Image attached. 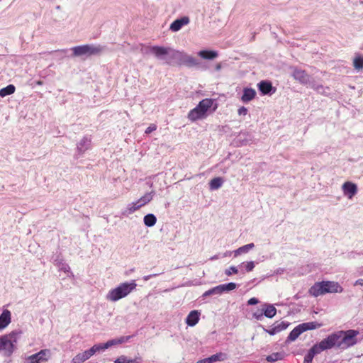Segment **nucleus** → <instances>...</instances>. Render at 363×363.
<instances>
[{
	"instance_id": "37",
	"label": "nucleus",
	"mask_w": 363,
	"mask_h": 363,
	"mask_svg": "<svg viewBox=\"0 0 363 363\" xmlns=\"http://www.w3.org/2000/svg\"><path fill=\"white\" fill-rule=\"evenodd\" d=\"M223 179L220 177H216L211 180L209 183L210 189L211 190H216L219 189L223 184Z\"/></svg>"
},
{
	"instance_id": "12",
	"label": "nucleus",
	"mask_w": 363,
	"mask_h": 363,
	"mask_svg": "<svg viewBox=\"0 0 363 363\" xmlns=\"http://www.w3.org/2000/svg\"><path fill=\"white\" fill-rule=\"evenodd\" d=\"M325 281L315 283L308 290L310 295L318 297L327 294L325 291Z\"/></svg>"
},
{
	"instance_id": "57",
	"label": "nucleus",
	"mask_w": 363,
	"mask_h": 363,
	"mask_svg": "<svg viewBox=\"0 0 363 363\" xmlns=\"http://www.w3.org/2000/svg\"><path fill=\"white\" fill-rule=\"evenodd\" d=\"M42 84H43V83H42V82H40V81H38V82H37V84H38V85H41Z\"/></svg>"
},
{
	"instance_id": "48",
	"label": "nucleus",
	"mask_w": 363,
	"mask_h": 363,
	"mask_svg": "<svg viewBox=\"0 0 363 363\" xmlns=\"http://www.w3.org/2000/svg\"><path fill=\"white\" fill-rule=\"evenodd\" d=\"M247 108L245 106H241L238 110V113L240 116H245L247 114Z\"/></svg>"
},
{
	"instance_id": "6",
	"label": "nucleus",
	"mask_w": 363,
	"mask_h": 363,
	"mask_svg": "<svg viewBox=\"0 0 363 363\" xmlns=\"http://www.w3.org/2000/svg\"><path fill=\"white\" fill-rule=\"evenodd\" d=\"M338 336L336 335L335 332L329 335L327 337L321 340L320 342L315 344L313 346L319 353L324 350H328L333 347L338 348Z\"/></svg>"
},
{
	"instance_id": "16",
	"label": "nucleus",
	"mask_w": 363,
	"mask_h": 363,
	"mask_svg": "<svg viewBox=\"0 0 363 363\" xmlns=\"http://www.w3.org/2000/svg\"><path fill=\"white\" fill-rule=\"evenodd\" d=\"M53 263L55 266L58 267V269L60 271L64 272L67 274V276L68 277H73L74 274L71 272V269L68 264L65 263L62 259L60 257H57L55 259H54Z\"/></svg>"
},
{
	"instance_id": "24",
	"label": "nucleus",
	"mask_w": 363,
	"mask_h": 363,
	"mask_svg": "<svg viewBox=\"0 0 363 363\" xmlns=\"http://www.w3.org/2000/svg\"><path fill=\"white\" fill-rule=\"evenodd\" d=\"M141 208L140 205L138 203V201H133L127 205L125 208L122 211V215L124 216H128L135 211H138Z\"/></svg>"
},
{
	"instance_id": "43",
	"label": "nucleus",
	"mask_w": 363,
	"mask_h": 363,
	"mask_svg": "<svg viewBox=\"0 0 363 363\" xmlns=\"http://www.w3.org/2000/svg\"><path fill=\"white\" fill-rule=\"evenodd\" d=\"M114 363H138V362L135 359H130L124 355H121L114 360Z\"/></svg>"
},
{
	"instance_id": "20",
	"label": "nucleus",
	"mask_w": 363,
	"mask_h": 363,
	"mask_svg": "<svg viewBox=\"0 0 363 363\" xmlns=\"http://www.w3.org/2000/svg\"><path fill=\"white\" fill-rule=\"evenodd\" d=\"M189 18L187 16H184L181 18L176 19L174 21L170 26L169 29L173 32L179 31L184 26L189 24Z\"/></svg>"
},
{
	"instance_id": "13",
	"label": "nucleus",
	"mask_w": 363,
	"mask_h": 363,
	"mask_svg": "<svg viewBox=\"0 0 363 363\" xmlns=\"http://www.w3.org/2000/svg\"><path fill=\"white\" fill-rule=\"evenodd\" d=\"M343 194L351 199L357 193V186L352 182H346L342 186Z\"/></svg>"
},
{
	"instance_id": "53",
	"label": "nucleus",
	"mask_w": 363,
	"mask_h": 363,
	"mask_svg": "<svg viewBox=\"0 0 363 363\" xmlns=\"http://www.w3.org/2000/svg\"><path fill=\"white\" fill-rule=\"evenodd\" d=\"M197 362L198 363H210V361H209L208 357V358H205V359H201V360L198 361Z\"/></svg>"
},
{
	"instance_id": "8",
	"label": "nucleus",
	"mask_w": 363,
	"mask_h": 363,
	"mask_svg": "<svg viewBox=\"0 0 363 363\" xmlns=\"http://www.w3.org/2000/svg\"><path fill=\"white\" fill-rule=\"evenodd\" d=\"M51 357V352L48 349H43L38 352L26 357L28 363H41L48 362Z\"/></svg>"
},
{
	"instance_id": "25",
	"label": "nucleus",
	"mask_w": 363,
	"mask_h": 363,
	"mask_svg": "<svg viewBox=\"0 0 363 363\" xmlns=\"http://www.w3.org/2000/svg\"><path fill=\"white\" fill-rule=\"evenodd\" d=\"M255 247L254 243H249L247 245H245L243 246H241L236 249L235 250L233 251V254L235 257H237L242 254H247L251 250H252Z\"/></svg>"
},
{
	"instance_id": "2",
	"label": "nucleus",
	"mask_w": 363,
	"mask_h": 363,
	"mask_svg": "<svg viewBox=\"0 0 363 363\" xmlns=\"http://www.w3.org/2000/svg\"><path fill=\"white\" fill-rule=\"evenodd\" d=\"M22 331L14 330L0 336V354L5 357H10L17 349V345Z\"/></svg>"
},
{
	"instance_id": "23",
	"label": "nucleus",
	"mask_w": 363,
	"mask_h": 363,
	"mask_svg": "<svg viewBox=\"0 0 363 363\" xmlns=\"http://www.w3.org/2000/svg\"><path fill=\"white\" fill-rule=\"evenodd\" d=\"M92 355L91 354L89 350H85L83 352L78 353L71 360L70 363H83L89 359Z\"/></svg>"
},
{
	"instance_id": "29",
	"label": "nucleus",
	"mask_w": 363,
	"mask_h": 363,
	"mask_svg": "<svg viewBox=\"0 0 363 363\" xmlns=\"http://www.w3.org/2000/svg\"><path fill=\"white\" fill-rule=\"evenodd\" d=\"M300 325H301L303 332H306L307 330L318 329L323 326L322 323H319L316 321L303 323Z\"/></svg>"
},
{
	"instance_id": "49",
	"label": "nucleus",
	"mask_w": 363,
	"mask_h": 363,
	"mask_svg": "<svg viewBox=\"0 0 363 363\" xmlns=\"http://www.w3.org/2000/svg\"><path fill=\"white\" fill-rule=\"evenodd\" d=\"M156 129H157V125H155V124H151L150 126H148V127L146 128V130H145V133L146 134H149V133H152V132L155 131Z\"/></svg>"
},
{
	"instance_id": "32",
	"label": "nucleus",
	"mask_w": 363,
	"mask_h": 363,
	"mask_svg": "<svg viewBox=\"0 0 363 363\" xmlns=\"http://www.w3.org/2000/svg\"><path fill=\"white\" fill-rule=\"evenodd\" d=\"M320 354L314 346H313L304 357V363H312L315 355Z\"/></svg>"
},
{
	"instance_id": "10",
	"label": "nucleus",
	"mask_w": 363,
	"mask_h": 363,
	"mask_svg": "<svg viewBox=\"0 0 363 363\" xmlns=\"http://www.w3.org/2000/svg\"><path fill=\"white\" fill-rule=\"evenodd\" d=\"M289 325L286 321H277L269 328H264V331L270 335H274L284 330Z\"/></svg>"
},
{
	"instance_id": "47",
	"label": "nucleus",
	"mask_w": 363,
	"mask_h": 363,
	"mask_svg": "<svg viewBox=\"0 0 363 363\" xmlns=\"http://www.w3.org/2000/svg\"><path fill=\"white\" fill-rule=\"evenodd\" d=\"M119 345L118 342L117 338L112 339V340H110L107 341L106 342V345L105 346H107L108 348H109V347H111L112 346H114V345Z\"/></svg>"
},
{
	"instance_id": "35",
	"label": "nucleus",
	"mask_w": 363,
	"mask_h": 363,
	"mask_svg": "<svg viewBox=\"0 0 363 363\" xmlns=\"http://www.w3.org/2000/svg\"><path fill=\"white\" fill-rule=\"evenodd\" d=\"M284 357V354L283 352H274L266 357V360L268 362H274L278 360H281Z\"/></svg>"
},
{
	"instance_id": "55",
	"label": "nucleus",
	"mask_w": 363,
	"mask_h": 363,
	"mask_svg": "<svg viewBox=\"0 0 363 363\" xmlns=\"http://www.w3.org/2000/svg\"><path fill=\"white\" fill-rule=\"evenodd\" d=\"M218 258V255H214L210 258L211 260H214Z\"/></svg>"
},
{
	"instance_id": "3",
	"label": "nucleus",
	"mask_w": 363,
	"mask_h": 363,
	"mask_svg": "<svg viewBox=\"0 0 363 363\" xmlns=\"http://www.w3.org/2000/svg\"><path fill=\"white\" fill-rule=\"evenodd\" d=\"M137 284L135 280L121 283L117 286L111 289L106 294V300L111 302H116L126 296L135 290Z\"/></svg>"
},
{
	"instance_id": "21",
	"label": "nucleus",
	"mask_w": 363,
	"mask_h": 363,
	"mask_svg": "<svg viewBox=\"0 0 363 363\" xmlns=\"http://www.w3.org/2000/svg\"><path fill=\"white\" fill-rule=\"evenodd\" d=\"M325 291L326 293H342L343 291V288L341 285L334 281H325Z\"/></svg>"
},
{
	"instance_id": "38",
	"label": "nucleus",
	"mask_w": 363,
	"mask_h": 363,
	"mask_svg": "<svg viewBox=\"0 0 363 363\" xmlns=\"http://www.w3.org/2000/svg\"><path fill=\"white\" fill-rule=\"evenodd\" d=\"M105 345H106V342L102 343V344H96V345H93L89 350L91 354L93 356L96 352H99L101 351H104L105 350L108 349V347L105 346Z\"/></svg>"
},
{
	"instance_id": "15",
	"label": "nucleus",
	"mask_w": 363,
	"mask_h": 363,
	"mask_svg": "<svg viewBox=\"0 0 363 363\" xmlns=\"http://www.w3.org/2000/svg\"><path fill=\"white\" fill-rule=\"evenodd\" d=\"M172 50L169 48L153 46L150 48V52L158 59H164V57L169 53Z\"/></svg>"
},
{
	"instance_id": "9",
	"label": "nucleus",
	"mask_w": 363,
	"mask_h": 363,
	"mask_svg": "<svg viewBox=\"0 0 363 363\" xmlns=\"http://www.w3.org/2000/svg\"><path fill=\"white\" fill-rule=\"evenodd\" d=\"M91 147V137L90 135H85L77 143V153L79 156H82L86 151L90 150Z\"/></svg>"
},
{
	"instance_id": "18",
	"label": "nucleus",
	"mask_w": 363,
	"mask_h": 363,
	"mask_svg": "<svg viewBox=\"0 0 363 363\" xmlns=\"http://www.w3.org/2000/svg\"><path fill=\"white\" fill-rule=\"evenodd\" d=\"M253 136L248 132L240 133L235 141L238 146H244L252 143Z\"/></svg>"
},
{
	"instance_id": "5",
	"label": "nucleus",
	"mask_w": 363,
	"mask_h": 363,
	"mask_svg": "<svg viewBox=\"0 0 363 363\" xmlns=\"http://www.w3.org/2000/svg\"><path fill=\"white\" fill-rule=\"evenodd\" d=\"M103 47L92 44H86L72 48L73 55L75 57H89L99 55L103 51Z\"/></svg>"
},
{
	"instance_id": "1",
	"label": "nucleus",
	"mask_w": 363,
	"mask_h": 363,
	"mask_svg": "<svg viewBox=\"0 0 363 363\" xmlns=\"http://www.w3.org/2000/svg\"><path fill=\"white\" fill-rule=\"evenodd\" d=\"M217 108L218 104L215 99L206 98L199 101V104L189 112L187 118L191 122L203 120L213 113Z\"/></svg>"
},
{
	"instance_id": "31",
	"label": "nucleus",
	"mask_w": 363,
	"mask_h": 363,
	"mask_svg": "<svg viewBox=\"0 0 363 363\" xmlns=\"http://www.w3.org/2000/svg\"><path fill=\"white\" fill-rule=\"evenodd\" d=\"M154 194V191L146 193L139 199L137 200L138 203L140 205L141 207L145 206L147 203H148L152 200Z\"/></svg>"
},
{
	"instance_id": "34",
	"label": "nucleus",
	"mask_w": 363,
	"mask_h": 363,
	"mask_svg": "<svg viewBox=\"0 0 363 363\" xmlns=\"http://www.w3.org/2000/svg\"><path fill=\"white\" fill-rule=\"evenodd\" d=\"M16 87L13 84H9L6 87H4L0 89V96L5 97L6 96L11 95L15 92Z\"/></svg>"
},
{
	"instance_id": "41",
	"label": "nucleus",
	"mask_w": 363,
	"mask_h": 363,
	"mask_svg": "<svg viewBox=\"0 0 363 363\" xmlns=\"http://www.w3.org/2000/svg\"><path fill=\"white\" fill-rule=\"evenodd\" d=\"M308 85H310L312 89H313L315 91H316L318 93H320L322 94H326L327 93L326 90H328V87L325 88L321 84H315L313 82H311V84H309Z\"/></svg>"
},
{
	"instance_id": "11",
	"label": "nucleus",
	"mask_w": 363,
	"mask_h": 363,
	"mask_svg": "<svg viewBox=\"0 0 363 363\" xmlns=\"http://www.w3.org/2000/svg\"><path fill=\"white\" fill-rule=\"evenodd\" d=\"M292 77L302 84H311V77L304 70L294 68Z\"/></svg>"
},
{
	"instance_id": "54",
	"label": "nucleus",
	"mask_w": 363,
	"mask_h": 363,
	"mask_svg": "<svg viewBox=\"0 0 363 363\" xmlns=\"http://www.w3.org/2000/svg\"><path fill=\"white\" fill-rule=\"evenodd\" d=\"M221 67H222L221 64L220 63H218L216 65L215 69H216V71H220Z\"/></svg>"
},
{
	"instance_id": "46",
	"label": "nucleus",
	"mask_w": 363,
	"mask_h": 363,
	"mask_svg": "<svg viewBox=\"0 0 363 363\" xmlns=\"http://www.w3.org/2000/svg\"><path fill=\"white\" fill-rule=\"evenodd\" d=\"M264 315L263 311H257L255 313H253L252 316L257 320H261L262 317Z\"/></svg>"
},
{
	"instance_id": "14",
	"label": "nucleus",
	"mask_w": 363,
	"mask_h": 363,
	"mask_svg": "<svg viewBox=\"0 0 363 363\" xmlns=\"http://www.w3.org/2000/svg\"><path fill=\"white\" fill-rule=\"evenodd\" d=\"M11 323V313L9 310L4 308L0 314V331L6 329Z\"/></svg>"
},
{
	"instance_id": "44",
	"label": "nucleus",
	"mask_w": 363,
	"mask_h": 363,
	"mask_svg": "<svg viewBox=\"0 0 363 363\" xmlns=\"http://www.w3.org/2000/svg\"><path fill=\"white\" fill-rule=\"evenodd\" d=\"M238 273V267L231 266L225 270V274L227 276H231Z\"/></svg>"
},
{
	"instance_id": "56",
	"label": "nucleus",
	"mask_w": 363,
	"mask_h": 363,
	"mask_svg": "<svg viewBox=\"0 0 363 363\" xmlns=\"http://www.w3.org/2000/svg\"><path fill=\"white\" fill-rule=\"evenodd\" d=\"M232 253H233V252H225V253L224 254V257H226V256H228V255H230V254H232Z\"/></svg>"
},
{
	"instance_id": "27",
	"label": "nucleus",
	"mask_w": 363,
	"mask_h": 363,
	"mask_svg": "<svg viewBox=\"0 0 363 363\" xmlns=\"http://www.w3.org/2000/svg\"><path fill=\"white\" fill-rule=\"evenodd\" d=\"M198 55L202 59L211 60L216 58L218 55V53L217 51L215 50H200L198 52Z\"/></svg>"
},
{
	"instance_id": "19",
	"label": "nucleus",
	"mask_w": 363,
	"mask_h": 363,
	"mask_svg": "<svg viewBox=\"0 0 363 363\" xmlns=\"http://www.w3.org/2000/svg\"><path fill=\"white\" fill-rule=\"evenodd\" d=\"M201 313L197 310L191 311L187 315L185 323L188 326H195L200 320Z\"/></svg>"
},
{
	"instance_id": "39",
	"label": "nucleus",
	"mask_w": 363,
	"mask_h": 363,
	"mask_svg": "<svg viewBox=\"0 0 363 363\" xmlns=\"http://www.w3.org/2000/svg\"><path fill=\"white\" fill-rule=\"evenodd\" d=\"M221 289L220 285L213 287L203 294V297H206L211 295H221Z\"/></svg>"
},
{
	"instance_id": "52",
	"label": "nucleus",
	"mask_w": 363,
	"mask_h": 363,
	"mask_svg": "<svg viewBox=\"0 0 363 363\" xmlns=\"http://www.w3.org/2000/svg\"><path fill=\"white\" fill-rule=\"evenodd\" d=\"M354 286H363V279H359L355 281Z\"/></svg>"
},
{
	"instance_id": "28",
	"label": "nucleus",
	"mask_w": 363,
	"mask_h": 363,
	"mask_svg": "<svg viewBox=\"0 0 363 363\" xmlns=\"http://www.w3.org/2000/svg\"><path fill=\"white\" fill-rule=\"evenodd\" d=\"M303 333V331L301 325H298L290 332L289 336L287 337L286 342L295 341Z\"/></svg>"
},
{
	"instance_id": "30",
	"label": "nucleus",
	"mask_w": 363,
	"mask_h": 363,
	"mask_svg": "<svg viewBox=\"0 0 363 363\" xmlns=\"http://www.w3.org/2000/svg\"><path fill=\"white\" fill-rule=\"evenodd\" d=\"M255 267V262L254 261L243 262L238 265V268L241 272H250Z\"/></svg>"
},
{
	"instance_id": "17",
	"label": "nucleus",
	"mask_w": 363,
	"mask_h": 363,
	"mask_svg": "<svg viewBox=\"0 0 363 363\" xmlns=\"http://www.w3.org/2000/svg\"><path fill=\"white\" fill-rule=\"evenodd\" d=\"M259 91L263 95L274 93L276 89L272 86V84L269 81H261L257 84Z\"/></svg>"
},
{
	"instance_id": "42",
	"label": "nucleus",
	"mask_w": 363,
	"mask_h": 363,
	"mask_svg": "<svg viewBox=\"0 0 363 363\" xmlns=\"http://www.w3.org/2000/svg\"><path fill=\"white\" fill-rule=\"evenodd\" d=\"M222 294L225 291H230L236 289L237 284L234 282H230L228 284H220Z\"/></svg>"
},
{
	"instance_id": "26",
	"label": "nucleus",
	"mask_w": 363,
	"mask_h": 363,
	"mask_svg": "<svg viewBox=\"0 0 363 363\" xmlns=\"http://www.w3.org/2000/svg\"><path fill=\"white\" fill-rule=\"evenodd\" d=\"M264 315L269 318H272L277 314V309L272 304L265 303L262 306Z\"/></svg>"
},
{
	"instance_id": "4",
	"label": "nucleus",
	"mask_w": 363,
	"mask_h": 363,
	"mask_svg": "<svg viewBox=\"0 0 363 363\" xmlns=\"http://www.w3.org/2000/svg\"><path fill=\"white\" fill-rule=\"evenodd\" d=\"M335 334L338 336V348L347 349L355 345L358 342L357 335L359 334L358 330H339L335 332Z\"/></svg>"
},
{
	"instance_id": "7",
	"label": "nucleus",
	"mask_w": 363,
	"mask_h": 363,
	"mask_svg": "<svg viewBox=\"0 0 363 363\" xmlns=\"http://www.w3.org/2000/svg\"><path fill=\"white\" fill-rule=\"evenodd\" d=\"M172 57L177 60L180 64L186 65L188 67H194L199 65L198 60L191 55H189L183 52L173 50Z\"/></svg>"
},
{
	"instance_id": "51",
	"label": "nucleus",
	"mask_w": 363,
	"mask_h": 363,
	"mask_svg": "<svg viewBox=\"0 0 363 363\" xmlns=\"http://www.w3.org/2000/svg\"><path fill=\"white\" fill-rule=\"evenodd\" d=\"M157 275V274H149V275L144 276L143 279V280H144V281H147V280H149L150 278H152V277H156Z\"/></svg>"
},
{
	"instance_id": "40",
	"label": "nucleus",
	"mask_w": 363,
	"mask_h": 363,
	"mask_svg": "<svg viewBox=\"0 0 363 363\" xmlns=\"http://www.w3.org/2000/svg\"><path fill=\"white\" fill-rule=\"evenodd\" d=\"M353 66L355 69L361 70L363 69V57L361 55L356 56L353 60Z\"/></svg>"
},
{
	"instance_id": "36",
	"label": "nucleus",
	"mask_w": 363,
	"mask_h": 363,
	"mask_svg": "<svg viewBox=\"0 0 363 363\" xmlns=\"http://www.w3.org/2000/svg\"><path fill=\"white\" fill-rule=\"evenodd\" d=\"M227 358L228 356L225 353L218 352L209 357L208 359L210 361V363H213L217 361H224Z\"/></svg>"
},
{
	"instance_id": "50",
	"label": "nucleus",
	"mask_w": 363,
	"mask_h": 363,
	"mask_svg": "<svg viewBox=\"0 0 363 363\" xmlns=\"http://www.w3.org/2000/svg\"><path fill=\"white\" fill-rule=\"evenodd\" d=\"M258 302H259L258 299L257 298L253 297L248 300L247 303H248V305H255V304L258 303Z\"/></svg>"
},
{
	"instance_id": "33",
	"label": "nucleus",
	"mask_w": 363,
	"mask_h": 363,
	"mask_svg": "<svg viewBox=\"0 0 363 363\" xmlns=\"http://www.w3.org/2000/svg\"><path fill=\"white\" fill-rule=\"evenodd\" d=\"M143 221L147 227H152L157 222V218L154 214L149 213L144 216Z\"/></svg>"
},
{
	"instance_id": "22",
	"label": "nucleus",
	"mask_w": 363,
	"mask_h": 363,
	"mask_svg": "<svg viewBox=\"0 0 363 363\" xmlns=\"http://www.w3.org/2000/svg\"><path fill=\"white\" fill-rule=\"evenodd\" d=\"M256 96V91L252 88L245 87L243 89V93L240 98L243 103H248L255 99Z\"/></svg>"
},
{
	"instance_id": "45",
	"label": "nucleus",
	"mask_w": 363,
	"mask_h": 363,
	"mask_svg": "<svg viewBox=\"0 0 363 363\" xmlns=\"http://www.w3.org/2000/svg\"><path fill=\"white\" fill-rule=\"evenodd\" d=\"M132 337L133 336H131V335L121 336V337L117 338V340H118V344L120 345V344H123L124 342L129 341L132 338Z\"/></svg>"
}]
</instances>
